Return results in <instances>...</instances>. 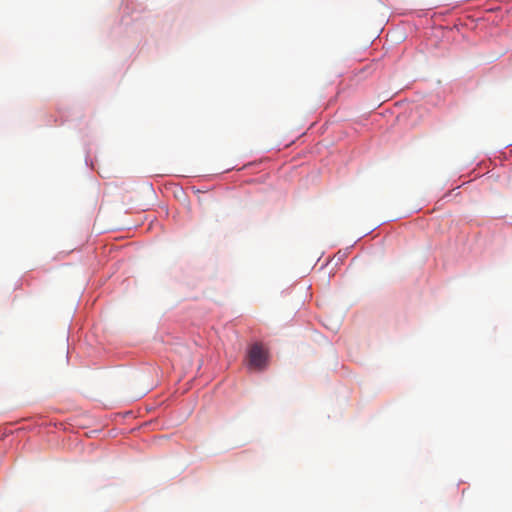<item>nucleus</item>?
Returning a JSON list of instances; mask_svg holds the SVG:
<instances>
[{
    "label": "nucleus",
    "instance_id": "obj_1",
    "mask_svg": "<svg viewBox=\"0 0 512 512\" xmlns=\"http://www.w3.org/2000/svg\"><path fill=\"white\" fill-rule=\"evenodd\" d=\"M247 360L250 368L263 370L268 363V351L260 343H254L248 349Z\"/></svg>",
    "mask_w": 512,
    "mask_h": 512
}]
</instances>
